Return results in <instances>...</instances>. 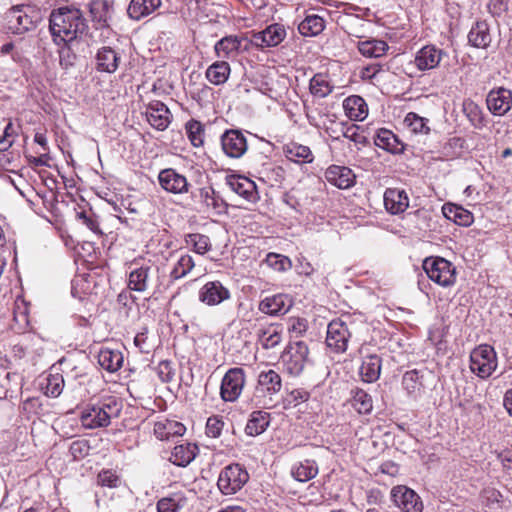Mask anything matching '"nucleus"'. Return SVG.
<instances>
[{
  "label": "nucleus",
  "instance_id": "f257e3e1",
  "mask_svg": "<svg viewBox=\"0 0 512 512\" xmlns=\"http://www.w3.org/2000/svg\"><path fill=\"white\" fill-rule=\"evenodd\" d=\"M49 29L57 44L72 41L84 29V19L77 8L60 7L51 12Z\"/></svg>",
  "mask_w": 512,
  "mask_h": 512
},
{
  "label": "nucleus",
  "instance_id": "f03ea898",
  "mask_svg": "<svg viewBox=\"0 0 512 512\" xmlns=\"http://www.w3.org/2000/svg\"><path fill=\"white\" fill-rule=\"evenodd\" d=\"M121 410V402L113 397H109L83 409L80 417L81 423L87 429L107 427L112 418L120 415Z\"/></svg>",
  "mask_w": 512,
  "mask_h": 512
},
{
  "label": "nucleus",
  "instance_id": "7ed1b4c3",
  "mask_svg": "<svg viewBox=\"0 0 512 512\" xmlns=\"http://www.w3.org/2000/svg\"><path fill=\"white\" fill-rule=\"evenodd\" d=\"M423 269L429 279L440 286H452L456 281L454 265L442 257H427L423 261Z\"/></svg>",
  "mask_w": 512,
  "mask_h": 512
},
{
  "label": "nucleus",
  "instance_id": "20e7f679",
  "mask_svg": "<svg viewBox=\"0 0 512 512\" xmlns=\"http://www.w3.org/2000/svg\"><path fill=\"white\" fill-rule=\"evenodd\" d=\"M282 388V379L279 373L273 369L261 371L258 375L257 386L251 403L256 407H265L267 404L266 395L271 396L277 394Z\"/></svg>",
  "mask_w": 512,
  "mask_h": 512
},
{
  "label": "nucleus",
  "instance_id": "39448f33",
  "mask_svg": "<svg viewBox=\"0 0 512 512\" xmlns=\"http://www.w3.org/2000/svg\"><path fill=\"white\" fill-rule=\"evenodd\" d=\"M309 349L304 341H291L281 355L286 371L293 375H300L308 362Z\"/></svg>",
  "mask_w": 512,
  "mask_h": 512
},
{
  "label": "nucleus",
  "instance_id": "423d86ee",
  "mask_svg": "<svg viewBox=\"0 0 512 512\" xmlns=\"http://www.w3.org/2000/svg\"><path fill=\"white\" fill-rule=\"evenodd\" d=\"M249 480L248 472L239 464H230L219 474L217 486L222 494L232 495L241 490Z\"/></svg>",
  "mask_w": 512,
  "mask_h": 512
},
{
  "label": "nucleus",
  "instance_id": "0eeeda50",
  "mask_svg": "<svg viewBox=\"0 0 512 512\" xmlns=\"http://www.w3.org/2000/svg\"><path fill=\"white\" fill-rule=\"evenodd\" d=\"M497 367V357L490 345H480L470 354V369L480 378L489 377Z\"/></svg>",
  "mask_w": 512,
  "mask_h": 512
},
{
  "label": "nucleus",
  "instance_id": "6e6552de",
  "mask_svg": "<svg viewBox=\"0 0 512 512\" xmlns=\"http://www.w3.org/2000/svg\"><path fill=\"white\" fill-rule=\"evenodd\" d=\"M246 384L245 371L240 367L230 368L223 376L220 397L225 402H235Z\"/></svg>",
  "mask_w": 512,
  "mask_h": 512
},
{
  "label": "nucleus",
  "instance_id": "1a4fd4ad",
  "mask_svg": "<svg viewBox=\"0 0 512 512\" xmlns=\"http://www.w3.org/2000/svg\"><path fill=\"white\" fill-rule=\"evenodd\" d=\"M351 331L340 319L332 320L327 327L326 344L335 353H344L348 348Z\"/></svg>",
  "mask_w": 512,
  "mask_h": 512
},
{
  "label": "nucleus",
  "instance_id": "9d476101",
  "mask_svg": "<svg viewBox=\"0 0 512 512\" xmlns=\"http://www.w3.org/2000/svg\"><path fill=\"white\" fill-rule=\"evenodd\" d=\"M487 109L494 116H504L512 109V91L505 87L491 89L486 96Z\"/></svg>",
  "mask_w": 512,
  "mask_h": 512
},
{
  "label": "nucleus",
  "instance_id": "9b49d317",
  "mask_svg": "<svg viewBox=\"0 0 512 512\" xmlns=\"http://www.w3.org/2000/svg\"><path fill=\"white\" fill-rule=\"evenodd\" d=\"M394 504L404 512H422L423 503L415 491L406 486H396L391 490Z\"/></svg>",
  "mask_w": 512,
  "mask_h": 512
},
{
  "label": "nucleus",
  "instance_id": "f8f14e48",
  "mask_svg": "<svg viewBox=\"0 0 512 512\" xmlns=\"http://www.w3.org/2000/svg\"><path fill=\"white\" fill-rule=\"evenodd\" d=\"M231 298V293L220 281L205 283L198 292V299L207 306H218Z\"/></svg>",
  "mask_w": 512,
  "mask_h": 512
},
{
  "label": "nucleus",
  "instance_id": "ddd939ff",
  "mask_svg": "<svg viewBox=\"0 0 512 512\" xmlns=\"http://www.w3.org/2000/svg\"><path fill=\"white\" fill-rule=\"evenodd\" d=\"M222 150L230 158L242 157L248 149L247 139L239 130H227L221 136Z\"/></svg>",
  "mask_w": 512,
  "mask_h": 512
},
{
  "label": "nucleus",
  "instance_id": "4468645a",
  "mask_svg": "<svg viewBox=\"0 0 512 512\" xmlns=\"http://www.w3.org/2000/svg\"><path fill=\"white\" fill-rule=\"evenodd\" d=\"M148 123L159 131H164L168 128L172 120V114L168 107L159 100H153L146 106L144 112Z\"/></svg>",
  "mask_w": 512,
  "mask_h": 512
},
{
  "label": "nucleus",
  "instance_id": "2eb2a0df",
  "mask_svg": "<svg viewBox=\"0 0 512 512\" xmlns=\"http://www.w3.org/2000/svg\"><path fill=\"white\" fill-rule=\"evenodd\" d=\"M158 181L166 192L183 194L188 191L189 183L187 178L173 168L161 170L158 175Z\"/></svg>",
  "mask_w": 512,
  "mask_h": 512
},
{
  "label": "nucleus",
  "instance_id": "dca6fc26",
  "mask_svg": "<svg viewBox=\"0 0 512 512\" xmlns=\"http://www.w3.org/2000/svg\"><path fill=\"white\" fill-rule=\"evenodd\" d=\"M446 52L435 45L422 47L415 55L414 63L420 71L431 70L440 64Z\"/></svg>",
  "mask_w": 512,
  "mask_h": 512
},
{
  "label": "nucleus",
  "instance_id": "f3484780",
  "mask_svg": "<svg viewBox=\"0 0 512 512\" xmlns=\"http://www.w3.org/2000/svg\"><path fill=\"white\" fill-rule=\"evenodd\" d=\"M293 301L286 294H275L267 296L260 301L258 309L270 316H279L286 314L292 307Z\"/></svg>",
  "mask_w": 512,
  "mask_h": 512
},
{
  "label": "nucleus",
  "instance_id": "a211bd4d",
  "mask_svg": "<svg viewBox=\"0 0 512 512\" xmlns=\"http://www.w3.org/2000/svg\"><path fill=\"white\" fill-rule=\"evenodd\" d=\"M325 178L339 189L351 188L356 182V176L350 168L338 165L329 166L325 171Z\"/></svg>",
  "mask_w": 512,
  "mask_h": 512
},
{
  "label": "nucleus",
  "instance_id": "6ab92c4d",
  "mask_svg": "<svg viewBox=\"0 0 512 512\" xmlns=\"http://www.w3.org/2000/svg\"><path fill=\"white\" fill-rule=\"evenodd\" d=\"M286 37V30L281 24H272L265 30L255 33L252 42L261 47H274L280 44Z\"/></svg>",
  "mask_w": 512,
  "mask_h": 512
},
{
  "label": "nucleus",
  "instance_id": "aec40b11",
  "mask_svg": "<svg viewBox=\"0 0 512 512\" xmlns=\"http://www.w3.org/2000/svg\"><path fill=\"white\" fill-rule=\"evenodd\" d=\"M384 205L390 214L403 213L409 207V198L406 191L399 188H387L384 193Z\"/></svg>",
  "mask_w": 512,
  "mask_h": 512
},
{
  "label": "nucleus",
  "instance_id": "412c9836",
  "mask_svg": "<svg viewBox=\"0 0 512 512\" xmlns=\"http://www.w3.org/2000/svg\"><path fill=\"white\" fill-rule=\"evenodd\" d=\"M226 183L233 192L245 200L254 202L257 199L256 185L250 179L239 175H230L226 178Z\"/></svg>",
  "mask_w": 512,
  "mask_h": 512
},
{
  "label": "nucleus",
  "instance_id": "4be33fe9",
  "mask_svg": "<svg viewBox=\"0 0 512 512\" xmlns=\"http://www.w3.org/2000/svg\"><path fill=\"white\" fill-rule=\"evenodd\" d=\"M95 61L97 71L112 74L119 67L120 56L111 47L104 46L97 51Z\"/></svg>",
  "mask_w": 512,
  "mask_h": 512
},
{
  "label": "nucleus",
  "instance_id": "5701e85b",
  "mask_svg": "<svg viewBox=\"0 0 512 512\" xmlns=\"http://www.w3.org/2000/svg\"><path fill=\"white\" fill-rule=\"evenodd\" d=\"M256 335L257 342L266 350L275 348L282 341V332L276 324L259 325Z\"/></svg>",
  "mask_w": 512,
  "mask_h": 512
},
{
  "label": "nucleus",
  "instance_id": "b1692460",
  "mask_svg": "<svg viewBox=\"0 0 512 512\" xmlns=\"http://www.w3.org/2000/svg\"><path fill=\"white\" fill-rule=\"evenodd\" d=\"M377 147L390 153L398 154L404 151V144L391 130L381 128L377 131L374 138Z\"/></svg>",
  "mask_w": 512,
  "mask_h": 512
},
{
  "label": "nucleus",
  "instance_id": "393cba45",
  "mask_svg": "<svg viewBox=\"0 0 512 512\" xmlns=\"http://www.w3.org/2000/svg\"><path fill=\"white\" fill-rule=\"evenodd\" d=\"M462 111L469 123L477 130L487 126V117L482 107L471 99H465L462 104Z\"/></svg>",
  "mask_w": 512,
  "mask_h": 512
},
{
  "label": "nucleus",
  "instance_id": "a878e982",
  "mask_svg": "<svg viewBox=\"0 0 512 512\" xmlns=\"http://www.w3.org/2000/svg\"><path fill=\"white\" fill-rule=\"evenodd\" d=\"M161 4V0H131L127 14L131 19L138 21L152 14Z\"/></svg>",
  "mask_w": 512,
  "mask_h": 512
},
{
  "label": "nucleus",
  "instance_id": "bb28decb",
  "mask_svg": "<svg viewBox=\"0 0 512 512\" xmlns=\"http://www.w3.org/2000/svg\"><path fill=\"white\" fill-rule=\"evenodd\" d=\"M123 361L124 356L118 349L103 347L98 352V363L108 372L118 371L122 367Z\"/></svg>",
  "mask_w": 512,
  "mask_h": 512
},
{
  "label": "nucleus",
  "instance_id": "cd10ccee",
  "mask_svg": "<svg viewBox=\"0 0 512 512\" xmlns=\"http://www.w3.org/2000/svg\"><path fill=\"white\" fill-rule=\"evenodd\" d=\"M382 361L381 358L376 355H368L364 357L360 366V376L366 383H373L377 381L381 373Z\"/></svg>",
  "mask_w": 512,
  "mask_h": 512
},
{
  "label": "nucleus",
  "instance_id": "c85d7f7f",
  "mask_svg": "<svg viewBox=\"0 0 512 512\" xmlns=\"http://www.w3.org/2000/svg\"><path fill=\"white\" fill-rule=\"evenodd\" d=\"M343 108L349 119L362 121L368 115V107L365 100L358 95H351L343 102Z\"/></svg>",
  "mask_w": 512,
  "mask_h": 512
},
{
  "label": "nucleus",
  "instance_id": "c756f323",
  "mask_svg": "<svg viewBox=\"0 0 512 512\" xmlns=\"http://www.w3.org/2000/svg\"><path fill=\"white\" fill-rule=\"evenodd\" d=\"M468 40L476 48H487L492 40L488 23L477 21L468 34Z\"/></svg>",
  "mask_w": 512,
  "mask_h": 512
},
{
  "label": "nucleus",
  "instance_id": "7c9ffc66",
  "mask_svg": "<svg viewBox=\"0 0 512 512\" xmlns=\"http://www.w3.org/2000/svg\"><path fill=\"white\" fill-rule=\"evenodd\" d=\"M196 197L199 198L201 204L207 210L211 209L217 213H220L226 208L225 201L218 193L215 192L211 186L200 188Z\"/></svg>",
  "mask_w": 512,
  "mask_h": 512
},
{
  "label": "nucleus",
  "instance_id": "2f4dec72",
  "mask_svg": "<svg viewBox=\"0 0 512 512\" xmlns=\"http://www.w3.org/2000/svg\"><path fill=\"white\" fill-rule=\"evenodd\" d=\"M151 272L150 266H141L132 270L128 278V288L140 293L145 292L149 287Z\"/></svg>",
  "mask_w": 512,
  "mask_h": 512
},
{
  "label": "nucleus",
  "instance_id": "473e14b6",
  "mask_svg": "<svg viewBox=\"0 0 512 512\" xmlns=\"http://www.w3.org/2000/svg\"><path fill=\"white\" fill-rule=\"evenodd\" d=\"M270 423V414L265 411H253L246 424L245 432L249 436H257L262 434Z\"/></svg>",
  "mask_w": 512,
  "mask_h": 512
},
{
  "label": "nucleus",
  "instance_id": "72a5a7b5",
  "mask_svg": "<svg viewBox=\"0 0 512 512\" xmlns=\"http://www.w3.org/2000/svg\"><path fill=\"white\" fill-rule=\"evenodd\" d=\"M325 28L324 19L316 14H307L298 24V31L304 37L319 35Z\"/></svg>",
  "mask_w": 512,
  "mask_h": 512
},
{
  "label": "nucleus",
  "instance_id": "f704fd0d",
  "mask_svg": "<svg viewBox=\"0 0 512 512\" xmlns=\"http://www.w3.org/2000/svg\"><path fill=\"white\" fill-rule=\"evenodd\" d=\"M230 72L231 69L228 62L216 61L207 68L205 76L210 83L218 86L226 83L230 76Z\"/></svg>",
  "mask_w": 512,
  "mask_h": 512
},
{
  "label": "nucleus",
  "instance_id": "c9c22d12",
  "mask_svg": "<svg viewBox=\"0 0 512 512\" xmlns=\"http://www.w3.org/2000/svg\"><path fill=\"white\" fill-rule=\"evenodd\" d=\"M388 44L383 40L371 39L358 43L359 52L369 58H379L386 54Z\"/></svg>",
  "mask_w": 512,
  "mask_h": 512
},
{
  "label": "nucleus",
  "instance_id": "e433bc0d",
  "mask_svg": "<svg viewBox=\"0 0 512 512\" xmlns=\"http://www.w3.org/2000/svg\"><path fill=\"white\" fill-rule=\"evenodd\" d=\"M318 474V467L314 461L304 460L295 464L291 469V475L299 482H307Z\"/></svg>",
  "mask_w": 512,
  "mask_h": 512
},
{
  "label": "nucleus",
  "instance_id": "4c0bfd02",
  "mask_svg": "<svg viewBox=\"0 0 512 512\" xmlns=\"http://www.w3.org/2000/svg\"><path fill=\"white\" fill-rule=\"evenodd\" d=\"M443 214L461 226H469L473 222L472 213L457 205H444Z\"/></svg>",
  "mask_w": 512,
  "mask_h": 512
},
{
  "label": "nucleus",
  "instance_id": "58836bf2",
  "mask_svg": "<svg viewBox=\"0 0 512 512\" xmlns=\"http://www.w3.org/2000/svg\"><path fill=\"white\" fill-rule=\"evenodd\" d=\"M309 89L313 96L325 98L333 91V86L330 84L327 75L318 73L311 78Z\"/></svg>",
  "mask_w": 512,
  "mask_h": 512
},
{
  "label": "nucleus",
  "instance_id": "ea45409f",
  "mask_svg": "<svg viewBox=\"0 0 512 512\" xmlns=\"http://www.w3.org/2000/svg\"><path fill=\"white\" fill-rule=\"evenodd\" d=\"M351 404L359 414H369L373 409L372 397L363 389H353L351 391Z\"/></svg>",
  "mask_w": 512,
  "mask_h": 512
},
{
  "label": "nucleus",
  "instance_id": "a19ab883",
  "mask_svg": "<svg viewBox=\"0 0 512 512\" xmlns=\"http://www.w3.org/2000/svg\"><path fill=\"white\" fill-rule=\"evenodd\" d=\"M195 446L181 444L174 447L170 460L177 466H186L195 458Z\"/></svg>",
  "mask_w": 512,
  "mask_h": 512
},
{
  "label": "nucleus",
  "instance_id": "79ce46f5",
  "mask_svg": "<svg viewBox=\"0 0 512 512\" xmlns=\"http://www.w3.org/2000/svg\"><path fill=\"white\" fill-rule=\"evenodd\" d=\"M338 126L339 128L337 132H339L343 137L356 144L366 145L367 138L364 135L363 129L359 125L341 122ZM334 132H336V130Z\"/></svg>",
  "mask_w": 512,
  "mask_h": 512
},
{
  "label": "nucleus",
  "instance_id": "37998d69",
  "mask_svg": "<svg viewBox=\"0 0 512 512\" xmlns=\"http://www.w3.org/2000/svg\"><path fill=\"white\" fill-rule=\"evenodd\" d=\"M241 46V40L237 36H227L216 42L214 46L218 57L228 58L233 52H237Z\"/></svg>",
  "mask_w": 512,
  "mask_h": 512
},
{
  "label": "nucleus",
  "instance_id": "c03bdc74",
  "mask_svg": "<svg viewBox=\"0 0 512 512\" xmlns=\"http://www.w3.org/2000/svg\"><path fill=\"white\" fill-rule=\"evenodd\" d=\"M185 243L195 253L200 255L207 253L212 248L210 238L200 233H191L186 235Z\"/></svg>",
  "mask_w": 512,
  "mask_h": 512
},
{
  "label": "nucleus",
  "instance_id": "a18cd8bd",
  "mask_svg": "<svg viewBox=\"0 0 512 512\" xmlns=\"http://www.w3.org/2000/svg\"><path fill=\"white\" fill-rule=\"evenodd\" d=\"M195 266V262L191 255L185 254L180 256L170 271L169 278L172 281L185 277Z\"/></svg>",
  "mask_w": 512,
  "mask_h": 512
},
{
  "label": "nucleus",
  "instance_id": "49530a36",
  "mask_svg": "<svg viewBox=\"0 0 512 512\" xmlns=\"http://www.w3.org/2000/svg\"><path fill=\"white\" fill-rule=\"evenodd\" d=\"M89 11L92 20L103 26L109 17L110 5L106 0H93L89 4Z\"/></svg>",
  "mask_w": 512,
  "mask_h": 512
},
{
  "label": "nucleus",
  "instance_id": "de8ad7c7",
  "mask_svg": "<svg viewBox=\"0 0 512 512\" xmlns=\"http://www.w3.org/2000/svg\"><path fill=\"white\" fill-rule=\"evenodd\" d=\"M310 398V392L304 388H295L287 392L283 398L284 409L296 408L300 404L308 401Z\"/></svg>",
  "mask_w": 512,
  "mask_h": 512
},
{
  "label": "nucleus",
  "instance_id": "09e8293b",
  "mask_svg": "<svg viewBox=\"0 0 512 512\" xmlns=\"http://www.w3.org/2000/svg\"><path fill=\"white\" fill-rule=\"evenodd\" d=\"M186 134L194 147H200L204 143V127L194 119L189 120L185 125Z\"/></svg>",
  "mask_w": 512,
  "mask_h": 512
},
{
  "label": "nucleus",
  "instance_id": "8fccbe9b",
  "mask_svg": "<svg viewBox=\"0 0 512 512\" xmlns=\"http://www.w3.org/2000/svg\"><path fill=\"white\" fill-rule=\"evenodd\" d=\"M421 378L422 376L418 370L407 371L402 377V386L408 394H416L420 392L423 386Z\"/></svg>",
  "mask_w": 512,
  "mask_h": 512
},
{
  "label": "nucleus",
  "instance_id": "3c124183",
  "mask_svg": "<svg viewBox=\"0 0 512 512\" xmlns=\"http://www.w3.org/2000/svg\"><path fill=\"white\" fill-rule=\"evenodd\" d=\"M287 157L295 162H312L313 155L309 147L299 144H292L287 148Z\"/></svg>",
  "mask_w": 512,
  "mask_h": 512
},
{
  "label": "nucleus",
  "instance_id": "603ef678",
  "mask_svg": "<svg viewBox=\"0 0 512 512\" xmlns=\"http://www.w3.org/2000/svg\"><path fill=\"white\" fill-rule=\"evenodd\" d=\"M427 122V119L420 117L414 112L408 113L404 119V123L410 127L414 133L427 134L430 131V128L427 126Z\"/></svg>",
  "mask_w": 512,
  "mask_h": 512
},
{
  "label": "nucleus",
  "instance_id": "864d4df0",
  "mask_svg": "<svg viewBox=\"0 0 512 512\" xmlns=\"http://www.w3.org/2000/svg\"><path fill=\"white\" fill-rule=\"evenodd\" d=\"M12 18L15 20V25L11 28L16 34H21L33 27V21L31 17H29L27 14H22L20 10H15L13 12Z\"/></svg>",
  "mask_w": 512,
  "mask_h": 512
},
{
  "label": "nucleus",
  "instance_id": "5fc2aeb1",
  "mask_svg": "<svg viewBox=\"0 0 512 512\" xmlns=\"http://www.w3.org/2000/svg\"><path fill=\"white\" fill-rule=\"evenodd\" d=\"M69 452L76 461L84 459L90 452L89 441L86 439L73 441L70 445Z\"/></svg>",
  "mask_w": 512,
  "mask_h": 512
},
{
  "label": "nucleus",
  "instance_id": "6e6d98bb",
  "mask_svg": "<svg viewBox=\"0 0 512 512\" xmlns=\"http://www.w3.org/2000/svg\"><path fill=\"white\" fill-rule=\"evenodd\" d=\"M46 381L45 394L51 397L59 396L63 390V377L59 374L49 375Z\"/></svg>",
  "mask_w": 512,
  "mask_h": 512
},
{
  "label": "nucleus",
  "instance_id": "4d7b16f0",
  "mask_svg": "<svg viewBox=\"0 0 512 512\" xmlns=\"http://www.w3.org/2000/svg\"><path fill=\"white\" fill-rule=\"evenodd\" d=\"M224 427V422L219 416H211L206 422V435L212 438H218Z\"/></svg>",
  "mask_w": 512,
  "mask_h": 512
},
{
  "label": "nucleus",
  "instance_id": "13d9d810",
  "mask_svg": "<svg viewBox=\"0 0 512 512\" xmlns=\"http://www.w3.org/2000/svg\"><path fill=\"white\" fill-rule=\"evenodd\" d=\"M76 59L75 53L68 46H63L59 50V63L62 68L69 69L74 65Z\"/></svg>",
  "mask_w": 512,
  "mask_h": 512
},
{
  "label": "nucleus",
  "instance_id": "bf43d9fd",
  "mask_svg": "<svg viewBox=\"0 0 512 512\" xmlns=\"http://www.w3.org/2000/svg\"><path fill=\"white\" fill-rule=\"evenodd\" d=\"M97 479L98 483L104 487L114 488L119 484L118 476L110 470L102 471L99 473Z\"/></svg>",
  "mask_w": 512,
  "mask_h": 512
},
{
  "label": "nucleus",
  "instance_id": "052dcab7",
  "mask_svg": "<svg viewBox=\"0 0 512 512\" xmlns=\"http://www.w3.org/2000/svg\"><path fill=\"white\" fill-rule=\"evenodd\" d=\"M179 509V502L171 497L162 498L157 503L158 512H178Z\"/></svg>",
  "mask_w": 512,
  "mask_h": 512
},
{
  "label": "nucleus",
  "instance_id": "680f3d73",
  "mask_svg": "<svg viewBox=\"0 0 512 512\" xmlns=\"http://www.w3.org/2000/svg\"><path fill=\"white\" fill-rule=\"evenodd\" d=\"M508 3V0H490L488 4L489 12L494 17H500L508 10Z\"/></svg>",
  "mask_w": 512,
  "mask_h": 512
},
{
  "label": "nucleus",
  "instance_id": "e2e57ef3",
  "mask_svg": "<svg viewBox=\"0 0 512 512\" xmlns=\"http://www.w3.org/2000/svg\"><path fill=\"white\" fill-rule=\"evenodd\" d=\"M158 376L162 382H170L174 377V371L170 362L162 361L158 365Z\"/></svg>",
  "mask_w": 512,
  "mask_h": 512
},
{
  "label": "nucleus",
  "instance_id": "0e129e2a",
  "mask_svg": "<svg viewBox=\"0 0 512 512\" xmlns=\"http://www.w3.org/2000/svg\"><path fill=\"white\" fill-rule=\"evenodd\" d=\"M267 260L271 266L278 270H286L290 266V261L287 257H280L276 254H269Z\"/></svg>",
  "mask_w": 512,
  "mask_h": 512
},
{
  "label": "nucleus",
  "instance_id": "69168bd1",
  "mask_svg": "<svg viewBox=\"0 0 512 512\" xmlns=\"http://www.w3.org/2000/svg\"><path fill=\"white\" fill-rule=\"evenodd\" d=\"M307 329L306 320L304 319H292L289 326V331L296 337L302 335Z\"/></svg>",
  "mask_w": 512,
  "mask_h": 512
},
{
  "label": "nucleus",
  "instance_id": "338daca9",
  "mask_svg": "<svg viewBox=\"0 0 512 512\" xmlns=\"http://www.w3.org/2000/svg\"><path fill=\"white\" fill-rule=\"evenodd\" d=\"M503 405L508 414L512 417V388L507 390L504 394Z\"/></svg>",
  "mask_w": 512,
  "mask_h": 512
},
{
  "label": "nucleus",
  "instance_id": "774afa93",
  "mask_svg": "<svg viewBox=\"0 0 512 512\" xmlns=\"http://www.w3.org/2000/svg\"><path fill=\"white\" fill-rule=\"evenodd\" d=\"M34 141L37 144H39L45 151H47L49 149L48 143H47V138H46L45 134L37 132L34 136Z\"/></svg>",
  "mask_w": 512,
  "mask_h": 512
}]
</instances>
